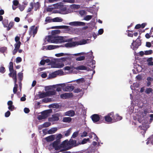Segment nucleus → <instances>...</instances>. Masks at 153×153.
Masks as SVG:
<instances>
[{
    "label": "nucleus",
    "instance_id": "f257e3e1",
    "mask_svg": "<svg viewBox=\"0 0 153 153\" xmlns=\"http://www.w3.org/2000/svg\"><path fill=\"white\" fill-rule=\"evenodd\" d=\"M53 37L51 43H58L67 42H68L71 41L72 39H68V40L64 39L63 36H56L55 35H53Z\"/></svg>",
    "mask_w": 153,
    "mask_h": 153
},
{
    "label": "nucleus",
    "instance_id": "f03ea898",
    "mask_svg": "<svg viewBox=\"0 0 153 153\" xmlns=\"http://www.w3.org/2000/svg\"><path fill=\"white\" fill-rule=\"evenodd\" d=\"M141 40L140 39H137L135 41L133 40V42L131 43V48L134 50H136L141 45Z\"/></svg>",
    "mask_w": 153,
    "mask_h": 153
},
{
    "label": "nucleus",
    "instance_id": "7ed1b4c3",
    "mask_svg": "<svg viewBox=\"0 0 153 153\" xmlns=\"http://www.w3.org/2000/svg\"><path fill=\"white\" fill-rule=\"evenodd\" d=\"M61 148H62L65 150H68L71 149L70 144L68 140H65L62 142L61 144Z\"/></svg>",
    "mask_w": 153,
    "mask_h": 153
},
{
    "label": "nucleus",
    "instance_id": "20e7f679",
    "mask_svg": "<svg viewBox=\"0 0 153 153\" xmlns=\"http://www.w3.org/2000/svg\"><path fill=\"white\" fill-rule=\"evenodd\" d=\"M9 71H10V73L9 74V75L10 77L13 78L15 76L13 75L14 73L15 72L16 74V71L13 70V62H10L9 63Z\"/></svg>",
    "mask_w": 153,
    "mask_h": 153
},
{
    "label": "nucleus",
    "instance_id": "39448f33",
    "mask_svg": "<svg viewBox=\"0 0 153 153\" xmlns=\"http://www.w3.org/2000/svg\"><path fill=\"white\" fill-rule=\"evenodd\" d=\"M50 65H51V66L53 68H62L63 67L64 65V64L62 63H56V62H51L50 63Z\"/></svg>",
    "mask_w": 153,
    "mask_h": 153
},
{
    "label": "nucleus",
    "instance_id": "423d86ee",
    "mask_svg": "<svg viewBox=\"0 0 153 153\" xmlns=\"http://www.w3.org/2000/svg\"><path fill=\"white\" fill-rule=\"evenodd\" d=\"M60 142L58 141L55 140L52 143V147L54 148L56 150H58L61 149V144Z\"/></svg>",
    "mask_w": 153,
    "mask_h": 153
},
{
    "label": "nucleus",
    "instance_id": "0eeeda50",
    "mask_svg": "<svg viewBox=\"0 0 153 153\" xmlns=\"http://www.w3.org/2000/svg\"><path fill=\"white\" fill-rule=\"evenodd\" d=\"M60 97L63 99H67L73 97L72 93H66L62 94L60 95Z\"/></svg>",
    "mask_w": 153,
    "mask_h": 153
},
{
    "label": "nucleus",
    "instance_id": "6e6552de",
    "mask_svg": "<svg viewBox=\"0 0 153 153\" xmlns=\"http://www.w3.org/2000/svg\"><path fill=\"white\" fill-rule=\"evenodd\" d=\"M69 24L70 25L75 26H83L85 25V23L81 22H70Z\"/></svg>",
    "mask_w": 153,
    "mask_h": 153
},
{
    "label": "nucleus",
    "instance_id": "1a4fd4ad",
    "mask_svg": "<svg viewBox=\"0 0 153 153\" xmlns=\"http://www.w3.org/2000/svg\"><path fill=\"white\" fill-rule=\"evenodd\" d=\"M91 117L94 123L97 122L102 119V116L100 117L98 114H96L92 115Z\"/></svg>",
    "mask_w": 153,
    "mask_h": 153
},
{
    "label": "nucleus",
    "instance_id": "9d476101",
    "mask_svg": "<svg viewBox=\"0 0 153 153\" xmlns=\"http://www.w3.org/2000/svg\"><path fill=\"white\" fill-rule=\"evenodd\" d=\"M52 29H65L66 30V31H69L71 30L70 28H69V26L62 25L53 26L51 27Z\"/></svg>",
    "mask_w": 153,
    "mask_h": 153
},
{
    "label": "nucleus",
    "instance_id": "9b49d317",
    "mask_svg": "<svg viewBox=\"0 0 153 153\" xmlns=\"http://www.w3.org/2000/svg\"><path fill=\"white\" fill-rule=\"evenodd\" d=\"M52 110L51 109H50L42 111L41 113V114L42 115H43L45 118H46L49 116L50 114L52 113Z\"/></svg>",
    "mask_w": 153,
    "mask_h": 153
},
{
    "label": "nucleus",
    "instance_id": "f8f14e48",
    "mask_svg": "<svg viewBox=\"0 0 153 153\" xmlns=\"http://www.w3.org/2000/svg\"><path fill=\"white\" fill-rule=\"evenodd\" d=\"M112 113L108 114L107 115L104 117V119L105 121L108 123H111V122L113 119L112 118H113V117L112 116L111 117L110 115H112Z\"/></svg>",
    "mask_w": 153,
    "mask_h": 153
},
{
    "label": "nucleus",
    "instance_id": "ddd939ff",
    "mask_svg": "<svg viewBox=\"0 0 153 153\" xmlns=\"http://www.w3.org/2000/svg\"><path fill=\"white\" fill-rule=\"evenodd\" d=\"M59 120V118L56 114L52 115V117H49L48 120L50 122H53L55 121H57Z\"/></svg>",
    "mask_w": 153,
    "mask_h": 153
},
{
    "label": "nucleus",
    "instance_id": "4468645a",
    "mask_svg": "<svg viewBox=\"0 0 153 153\" xmlns=\"http://www.w3.org/2000/svg\"><path fill=\"white\" fill-rule=\"evenodd\" d=\"M55 138V135H52L45 137V139L47 142H50L53 141Z\"/></svg>",
    "mask_w": 153,
    "mask_h": 153
},
{
    "label": "nucleus",
    "instance_id": "2eb2a0df",
    "mask_svg": "<svg viewBox=\"0 0 153 153\" xmlns=\"http://www.w3.org/2000/svg\"><path fill=\"white\" fill-rule=\"evenodd\" d=\"M77 44L76 42H73L70 43H68L65 44V46L67 48H71L74 47Z\"/></svg>",
    "mask_w": 153,
    "mask_h": 153
},
{
    "label": "nucleus",
    "instance_id": "dca6fc26",
    "mask_svg": "<svg viewBox=\"0 0 153 153\" xmlns=\"http://www.w3.org/2000/svg\"><path fill=\"white\" fill-rule=\"evenodd\" d=\"M74 68L77 70H87V68L85 66L81 65L77 67H74Z\"/></svg>",
    "mask_w": 153,
    "mask_h": 153
},
{
    "label": "nucleus",
    "instance_id": "f3484780",
    "mask_svg": "<svg viewBox=\"0 0 153 153\" xmlns=\"http://www.w3.org/2000/svg\"><path fill=\"white\" fill-rule=\"evenodd\" d=\"M74 88L73 85H68L65 87V91H71Z\"/></svg>",
    "mask_w": 153,
    "mask_h": 153
},
{
    "label": "nucleus",
    "instance_id": "a211bd4d",
    "mask_svg": "<svg viewBox=\"0 0 153 153\" xmlns=\"http://www.w3.org/2000/svg\"><path fill=\"white\" fill-rule=\"evenodd\" d=\"M13 102L11 101H9L7 102V105L9 106L8 108L11 111H12L13 110L14 108V106L13 105Z\"/></svg>",
    "mask_w": 153,
    "mask_h": 153
},
{
    "label": "nucleus",
    "instance_id": "6ab92c4d",
    "mask_svg": "<svg viewBox=\"0 0 153 153\" xmlns=\"http://www.w3.org/2000/svg\"><path fill=\"white\" fill-rule=\"evenodd\" d=\"M75 114V111L73 110H70L65 113V115L70 117H73Z\"/></svg>",
    "mask_w": 153,
    "mask_h": 153
},
{
    "label": "nucleus",
    "instance_id": "aec40b11",
    "mask_svg": "<svg viewBox=\"0 0 153 153\" xmlns=\"http://www.w3.org/2000/svg\"><path fill=\"white\" fill-rule=\"evenodd\" d=\"M33 30V35H35L37 33L38 30V27H35V26H33L30 27V31Z\"/></svg>",
    "mask_w": 153,
    "mask_h": 153
},
{
    "label": "nucleus",
    "instance_id": "412c9836",
    "mask_svg": "<svg viewBox=\"0 0 153 153\" xmlns=\"http://www.w3.org/2000/svg\"><path fill=\"white\" fill-rule=\"evenodd\" d=\"M88 39H82L79 42H76L77 44L76 45H82L85 44L87 43V41L88 40Z\"/></svg>",
    "mask_w": 153,
    "mask_h": 153
},
{
    "label": "nucleus",
    "instance_id": "4be33fe9",
    "mask_svg": "<svg viewBox=\"0 0 153 153\" xmlns=\"http://www.w3.org/2000/svg\"><path fill=\"white\" fill-rule=\"evenodd\" d=\"M48 97L54 95L56 94V91L55 90L48 91L46 92Z\"/></svg>",
    "mask_w": 153,
    "mask_h": 153
},
{
    "label": "nucleus",
    "instance_id": "5701e85b",
    "mask_svg": "<svg viewBox=\"0 0 153 153\" xmlns=\"http://www.w3.org/2000/svg\"><path fill=\"white\" fill-rule=\"evenodd\" d=\"M57 130V128H52L47 131L48 134H51L55 133Z\"/></svg>",
    "mask_w": 153,
    "mask_h": 153
},
{
    "label": "nucleus",
    "instance_id": "b1692460",
    "mask_svg": "<svg viewBox=\"0 0 153 153\" xmlns=\"http://www.w3.org/2000/svg\"><path fill=\"white\" fill-rule=\"evenodd\" d=\"M39 94H38V96L40 98H42L46 97H47V93L46 92H41L39 93Z\"/></svg>",
    "mask_w": 153,
    "mask_h": 153
},
{
    "label": "nucleus",
    "instance_id": "393cba45",
    "mask_svg": "<svg viewBox=\"0 0 153 153\" xmlns=\"http://www.w3.org/2000/svg\"><path fill=\"white\" fill-rule=\"evenodd\" d=\"M40 5L39 2L33 3V7H34V10L36 11L38 9H39Z\"/></svg>",
    "mask_w": 153,
    "mask_h": 153
},
{
    "label": "nucleus",
    "instance_id": "a878e982",
    "mask_svg": "<svg viewBox=\"0 0 153 153\" xmlns=\"http://www.w3.org/2000/svg\"><path fill=\"white\" fill-rule=\"evenodd\" d=\"M115 121L114 122L117 121L121 120L122 119V117L118 115V114H116L115 117H113Z\"/></svg>",
    "mask_w": 153,
    "mask_h": 153
},
{
    "label": "nucleus",
    "instance_id": "bb28decb",
    "mask_svg": "<svg viewBox=\"0 0 153 153\" xmlns=\"http://www.w3.org/2000/svg\"><path fill=\"white\" fill-rule=\"evenodd\" d=\"M59 47L58 45H49L47 47V49L48 50H53Z\"/></svg>",
    "mask_w": 153,
    "mask_h": 153
},
{
    "label": "nucleus",
    "instance_id": "cd10ccee",
    "mask_svg": "<svg viewBox=\"0 0 153 153\" xmlns=\"http://www.w3.org/2000/svg\"><path fill=\"white\" fill-rule=\"evenodd\" d=\"M71 121V118L70 117H64L62 120V121L65 123H69Z\"/></svg>",
    "mask_w": 153,
    "mask_h": 153
},
{
    "label": "nucleus",
    "instance_id": "c85d7f7f",
    "mask_svg": "<svg viewBox=\"0 0 153 153\" xmlns=\"http://www.w3.org/2000/svg\"><path fill=\"white\" fill-rule=\"evenodd\" d=\"M53 22H61L63 21V19L59 17H56L52 19Z\"/></svg>",
    "mask_w": 153,
    "mask_h": 153
},
{
    "label": "nucleus",
    "instance_id": "c756f323",
    "mask_svg": "<svg viewBox=\"0 0 153 153\" xmlns=\"http://www.w3.org/2000/svg\"><path fill=\"white\" fill-rule=\"evenodd\" d=\"M45 22H46L45 23V24L46 25L48 23L53 22L52 19H51L50 16H47L46 18Z\"/></svg>",
    "mask_w": 153,
    "mask_h": 153
},
{
    "label": "nucleus",
    "instance_id": "7c9ffc66",
    "mask_svg": "<svg viewBox=\"0 0 153 153\" xmlns=\"http://www.w3.org/2000/svg\"><path fill=\"white\" fill-rule=\"evenodd\" d=\"M2 23L4 27H7L8 25V21L7 19H4L2 21Z\"/></svg>",
    "mask_w": 153,
    "mask_h": 153
},
{
    "label": "nucleus",
    "instance_id": "2f4dec72",
    "mask_svg": "<svg viewBox=\"0 0 153 153\" xmlns=\"http://www.w3.org/2000/svg\"><path fill=\"white\" fill-rule=\"evenodd\" d=\"M14 24L13 22H10L7 27V31L9 30L13 26Z\"/></svg>",
    "mask_w": 153,
    "mask_h": 153
},
{
    "label": "nucleus",
    "instance_id": "473e14b6",
    "mask_svg": "<svg viewBox=\"0 0 153 153\" xmlns=\"http://www.w3.org/2000/svg\"><path fill=\"white\" fill-rule=\"evenodd\" d=\"M18 7L20 10L21 11H22L24 10L25 8V6L24 4H19L18 5Z\"/></svg>",
    "mask_w": 153,
    "mask_h": 153
},
{
    "label": "nucleus",
    "instance_id": "72a5a7b5",
    "mask_svg": "<svg viewBox=\"0 0 153 153\" xmlns=\"http://www.w3.org/2000/svg\"><path fill=\"white\" fill-rule=\"evenodd\" d=\"M18 76L19 81H22L23 78V73L21 72L18 73Z\"/></svg>",
    "mask_w": 153,
    "mask_h": 153
},
{
    "label": "nucleus",
    "instance_id": "f704fd0d",
    "mask_svg": "<svg viewBox=\"0 0 153 153\" xmlns=\"http://www.w3.org/2000/svg\"><path fill=\"white\" fill-rule=\"evenodd\" d=\"M153 89L151 88H147L145 91V93L147 94L153 92Z\"/></svg>",
    "mask_w": 153,
    "mask_h": 153
},
{
    "label": "nucleus",
    "instance_id": "c9c22d12",
    "mask_svg": "<svg viewBox=\"0 0 153 153\" xmlns=\"http://www.w3.org/2000/svg\"><path fill=\"white\" fill-rule=\"evenodd\" d=\"M21 44V43L20 42H16L14 45L15 48L19 49L20 48Z\"/></svg>",
    "mask_w": 153,
    "mask_h": 153
},
{
    "label": "nucleus",
    "instance_id": "e433bc0d",
    "mask_svg": "<svg viewBox=\"0 0 153 153\" xmlns=\"http://www.w3.org/2000/svg\"><path fill=\"white\" fill-rule=\"evenodd\" d=\"M30 6L31 7H29L27 10V12L28 13L30 12L33 8V3L32 2L30 3Z\"/></svg>",
    "mask_w": 153,
    "mask_h": 153
},
{
    "label": "nucleus",
    "instance_id": "4c0bfd02",
    "mask_svg": "<svg viewBox=\"0 0 153 153\" xmlns=\"http://www.w3.org/2000/svg\"><path fill=\"white\" fill-rule=\"evenodd\" d=\"M69 55L70 54H68V53H60L56 54H55V56H56V57H60V56H63L64 55Z\"/></svg>",
    "mask_w": 153,
    "mask_h": 153
},
{
    "label": "nucleus",
    "instance_id": "58836bf2",
    "mask_svg": "<svg viewBox=\"0 0 153 153\" xmlns=\"http://www.w3.org/2000/svg\"><path fill=\"white\" fill-rule=\"evenodd\" d=\"M70 58L69 57H62L59 59V61L61 62H63L68 59Z\"/></svg>",
    "mask_w": 153,
    "mask_h": 153
},
{
    "label": "nucleus",
    "instance_id": "ea45409f",
    "mask_svg": "<svg viewBox=\"0 0 153 153\" xmlns=\"http://www.w3.org/2000/svg\"><path fill=\"white\" fill-rule=\"evenodd\" d=\"M60 31L59 30H52L51 32L52 35H55L59 33Z\"/></svg>",
    "mask_w": 153,
    "mask_h": 153
},
{
    "label": "nucleus",
    "instance_id": "a19ab883",
    "mask_svg": "<svg viewBox=\"0 0 153 153\" xmlns=\"http://www.w3.org/2000/svg\"><path fill=\"white\" fill-rule=\"evenodd\" d=\"M62 135L60 134H59L56 136V140L58 141L59 142H60V139L62 138Z\"/></svg>",
    "mask_w": 153,
    "mask_h": 153
},
{
    "label": "nucleus",
    "instance_id": "79ce46f5",
    "mask_svg": "<svg viewBox=\"0 0 153 153\" xmlns=\"http://www.w3.org/2000/svg\"><path fill=\"white\" fill-rule=\"evenodd\" d=\"M53 108H58L59 107V105L57 103H53L50 105Z\"/></svg>",
    "mask_w": 153,
    "mask_h": 153
},
{
    "label": "nucleus",
    "instance_id": "37998d69",
    "mask_svg": "<svg viewBox=\"0 0 153 153\" xmlns=\"http://www.w3.org/2000/svg\"><path fill=\"white\" fill-rule=\"evenodd\" d=\"M13 75H14V76H15L14 77H13V78L14 81V85H18L16 84L17 79V77H16V74L15 72V73H14Z\"/></svg>",
    "mask_w": 153,
    "mask_h": 153
},
{
    "label": "nucleus",
    "instance_id": "c03bdc74",
    "mask_svg": "<svg viewBox=\"0 0 153 153\" xmlns=\"http://www.w3.org/2000/svg\"><path fill=\"white\" fill-rule=\"evenodd\" d=\"M85 59V56H80L79 57H77L76 58V61H80L84 60Z\"/></svg>",
    "mask_w": 153,
    "mask_h": 153
},
{
    "label": "nucleus",
    "instance_id": "a18cd8bd",
    "mask_svg": "<svg viewBox=\"0 0 153 153\" xmlns=\"http://www.w3.org/2000/svg\"><path fill=\"white\" fill-rule=\"evenodd\" d=\"M92 16L91 15H87L84 18V19L86 21H89L91 19Z\"/></svg>",
    "mask_w": 153,
    "mask_h": 153
},
{
    "label": "nucleus",
    "instance_id": "49530a36",
    "mask_svg": "<svg viewBox=\"0 0 153 153\" xmlns=\"http://www.w3.org/2000/svg\"><path fill=\"white\" fill-rule=\"evenodd\" d=\"M71 131L70 129H68L66 131L64 132V134L65 136L67 137L70 134Z\"/></svg>",
    "mask_w": 153,
    "mask_h": 153
},
{
    "label": "nucleus",
    "instance_id": "de8ad7c7",
    "mask_svg": "<svg viewBox=\"0 0 153 153\" xmlns=\"http://www.w3.org/2000/svg\"><path fill=\"white\" fill-rule=\"evenodd\" d=\"M53 37V35H49L48 36V38L47 39V41L49 42H51Z\"/></svg>",
    "mask_w": 153,
    "mask_h": 153
},
{
    "label": "nucleus",
    "instance_id": "09e8293b",
    "mask_svg": "<svg viewBox=\"0 0 153 153\" xmlns=\"http://www.w3.org/2000/svg\"><path fill=\"white\" fill-rule=\"evenodd\" d=\"M69 143L70 144V146L71 148L73 147V145L76 143V141L75 140H71L69 141Z\"/></svg>",
    "mask_w": 153,
    "mask_h": 153
},
{
    "label": "nucleus",
    "instance_id": "8fccbe9b",
    "mask_svg": "<svg viewBox=\"0 0 153 153\" xmlns=\"http://www.w3.org/2000/svg\"><path fill=\"white\" fill-rule=\"evenodd\" d=\"M56 74L54 71L51 74H49V77L50 78H54L56 77Z\"/></svg>",
    "mask_w": 153,
    "mask_h": 153
},
{
    "label": "nucleus",
    "instance_id": "3c124183",
    "mask_svg": "<svg viewBox=\"0 0 153 153\" xmlns=\"http://www.w3.org/2000/svg\"><path fill=\"white\" fill-rule=\"evenodd\" d=\"M51 125V123L49 122H45L43 124L44 128L47 127Z\"/></svg>",
    "mask_w": 153,
    "mask_h": 153
},
{
    "label": "nucleus",
    "instance_id": "603ef678",
    "mask_svg": "<svg viewBox=\"0 0 153 153\" xmlns=\"http://www.w3.org/2000/svg\"><path fill=\"white\" fill-rule=\"evenodd\" d=\"M78 134H79V131H76V132H74L73 133V134L72 135L71 138H74L75 137H76L78 136Z\"/></svg>",
    "mask_w": 153,
    "mask_h": 153
},
{
    "label": "nucleus",
    "instance_id": "864d4df0",
    "mask_svg": "<svg viewBox=\"0 0 153 153\" xmlns=\"http://www.w3.org/2000/svg\"><path fill=\"white\" fill-rule=\"evenodd\" d=\"M153 53L152 50H149L148 51H145V55H149L152 54Z\"/></svg>",
    "mask_w": 153,
    "mask_h": 153
},
{
    "label": "nucleus",
    "instance_id": "5fc2aeb1",
    "mask_svg": "<svg viewBox=\"0 0 153 153\" xmlns=\"http://www.w3.org/2000/svg\"><path fill=\"white\" fill-rule=\"evenodd\" d=\"M5 71V68L3 66L0 67V72L1 73H4Z\"/></svg>",
    "mask_w": 153,
    "mask_h": 153
},
{
    "label": "nucleus",
    "instance_id": "6e6d98bb",
    "mask_svg": "<svg viewBox=\"0 0 153 153\" xmlns=\"http://www.w3.org/2000/svg\"><path fill=\"white\" fill-rule=\"evenodd\" d=\"M13 2V5L15 6L18 5L19 4V1L17 0H14Z\"/></svg>",
    "mask_w": 153,
    "mask_h": 153
},
{
    "label": "nucleus",
    "instance_id": "4d7b16f0",
    "mask_svg": "<svg viewBox=\"0 0 153 153\" xmlns=\"http://www.w3.org/2000/svg\"><path fill=\"white\" fill-rule=\"evenodd\" d=\"M18 87V85H14V86L13 88V93L15 94L16 93Z\"/></svg>",
    "mask_w": 153,
    "mask_h": 153
},
{
    "label": "nucleus",
    "instance_id": "13d9d810",
    "mask_svg": "<svg viewBox=\"0 0 153 153\" xmlns=\"http://www.w3.org/2000/svg\"><path fill=\"white\" fill-rule=\"evenodd\" d=\"M84 81V79L82 78L78 79L76 80V82L77 83L83 82Z\"/></svg>",
    "mask_w": 153,
    "mask_h": 153
},
{
    "label": "nucleus",
    "instance_id": "bf43d9fd",
    "mask_svg": "<svg viewBox=\"0 0 153 153\" xmlns=\"http://www.w3.org/2000/svg\"><path fill=\"white\" fill-rule=\"evenodd\" d=\"M55 74H56V76L57 75H59V74H61L62 73H63V71L61 70H59L58 71H54Z\"/></svg>",
    "mask_w": 153,
    "mask_h": 153
},
{
    "label": "nucleus",
    "instance_id": "052dcab7",
    "mask_svg": "<svg viewBox=\"0 0 153 153\" xmlns=\"http://www.w3.org/2000/svg\"><path fill=\"white\" fill-rule=\"evenodd\" d=\"M37 118L39 120L45 119V117L43 116V115H42V114L41 115H39L38 116Z\"/></svg>",
    "mask_w": 153,
    "mask_h": 153
},
{
    "label": "nucleus",
    "instance_id": "680f3d73",
    "mask_svg": "<svg viewBox=\"0 0 153 153\" xmlns=\"http://www.w3.org/2000/svg\"><path fill=\"white\" fill-rule=\"evenodd\" d=\"M7 48L5 47H2L0 48V52L4 53L6 50Z\"/></svg>",
    "mask_w": 153,
    "mask_h": 153
},
{
    "label": "nucleus",
    "instance_id": "e2e57ef3",
    "mask_svg": "<svg viewBox=\"0 0 153 153\" xmlns=\"http://www.w3.org/2000/svg\"><path fill=\"white\" fill-rule=\"evenodd\" d=\"M50 99L49 98H45L43 99L42 100V101L43 102H45V103H47L48 102H49L50 101Z\"/></svg>",
    "mask_w": 153,
    "mask_h": 153
},
{
    "label": "nucleus",
    "instance_id": "0e129e2a",
    "mask_svg": "<svg viewBox=\"0 0 153 153\" xmlns=\"http://www.w3.org/2000/svg\"><path fill=\"white\" fill-rule=\"evenodd\" d=\"M82 91V89H80L79 88H77L75 89L74 90V92L76 93H78Z\"/></svg>",
    "mask_w": 153,
    "mask_h": 153
},
{
    "label": "nucleus",
    "instance_id": "69168bd1",
    "mask_svg": "<svg viewBox=\"0 0 153 153\" xmlns=\"http://www.w3.org/2000/svg\"><path fill=\"white\" fill-rule=\"evenodd\" d=\"M22 61V59L21 58L19 57H17L16 59V62L17 63L21 62Z\"/></svg>",
    "mask_w": 153,
    "mask_h": 153
},
{
    "label": "nucleus",
    "instance_id": "338daca9",
    "mask_svg": "<svg viewBox=\"0 0 153 153\" xmlns=\"http://www.w3.org/2000/svg\"><path fill=\"white\" fill-rule=\"evenodd\" d=\"M24 111L25 113L27 114L30 112V110L28 108H25L24 109Z\"/></svg>",
    "mask_w": 153,
    "mask_h": 153
},
{
    "label": "nucleus",
    "instance_id": "774afa93",
    "mask_svg": "<svg viewBox=\"0 0 153 153\" xmlns=\"http://www.w3.org/2000/svg\"><path fill=\"white\" fill-rule=\"evenodd\" d=\"M10 112L9 111H8L5 113V116L6 117H8L10 116Z\"/></svg>",
    "mask_w": 153,
    "mask_h": 153
}]
</instances>
